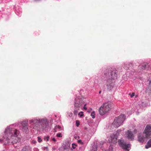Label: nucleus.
<instances>
[{
    "label": "nucleus",
    "instance_id": "9d476101",
    "mask_svg": "<svg viewBox=\"0 0 151 151\" xmlns=\"http://www.w3.org/2000/svg\"><path fill=\"white\" fill-rule=\"evenodd\" d=\"M118 142L119 144L121 146L122 148L125 150H127L129 151L128 148L130 147L129 144H127L123 140H119Z\"/></svg>",
    "mask_w": 151,
    "mask_h": 151
},
{
    "label": "nucleus",
    "instance_id": "7c9ffc66",
    "mask_svg": "<svg viewBox=\"0 0 151 151\" xmlns=\"http://www.w3.org/2000/svg\"><path fill=\"white\" fill-rule=\"evenodd\" d=\"M57 128H55H55L54 129V132H57L58 131L57 130Z\"/></svg>",
    "mask_w": 151,
    "mask_h": 151
},
{
    "label": "nucleus",
    "instance_id": "a211bd4d",
    "mask_svg": "<svg viewBox=\"0 0 151 151\" xmlns=\"http://www.w3.org/2000/svg\"><path fill=\"white\" fill-rule=\"evenodd\" d=\"M91 116L93 119L95 118V112L94 111H93L91 114Z\"/></svg>",
    "mask_w": 151,
    "mask_h": 151
},
{
    "label": "nucleus",
    "instance_id": "f3484780",
    "mask_svg": "<svg viewBox=\"0 0 151 151\" xmlns=\"http://www.w3.org/2000/svg\"><path fill=\"white\" fill-rule=\"evenodd\" d=\"M24 149V151H31V148L29 147H27Z\"/></svg>",
    "mask_w": 151,
    "mask_h": 151
},
{
    "label": "nucleus",
    "instance_id": "72a5a7b5",
    "mask_svg": "<svg viewBox=\"0 0 151 151\" xmlns=\"http://www.w3.org/2000/svg\"><path fill=\"white\" fill-rule=\"evenodd\" d=\"M149 85L150 86V85H151V80H149Z\"/></svg>",
    "mask_w": 151,
    "mask_h": 151
},
{
    "label": "nucleus",
    "instance_id": "bb28decb",
    "mask_svg": "<svg viewBox=\"0 0 151 151\" xmlns=\"http://www.w3.org/2000/svg\"><path fill=\"white\" fill-rule=\"evenodd\" d=\"M76 126L77 127H78L79 126V125L80 124V123L78 121L76 120Z\"/></svg>",
    "mask_w": 151,
    "mask_h": 151
},
{
    "label": "nucleus",
    "instance_id": "6e6552de",
    "mask_svg": "<svg viewBox=\"0 0 151 151\" xmlns=\"http://www.w3.org/2000/svg\"><path fill=\"white\" fill-rule=\"evenodd\" d=\"M126 118L124 114L120 115L118 117H116L113 123V124L115 127H118L123 123Z\"/></svg>",
    "mask_w": 151,
    "mask_h": 151
},
{
    "label": "nucleus",
    "instance_id": "412c9836",
    "mask_svg": "<svg viewBox=\"0 0 151 151\" xmlns=\"http://www.w3.org/2000/svg\"><path fill=\"white\" fill-rule=\"evenodd\" d=\"M121 130L119 129V130H117V132H114V134H116V135H117V136L118 137V135L119 134V133L121 132Z\"/></svg>",
    "mask_w": 151,
    "mask_h": 151
},
{
    "label": "nucleus",
    "instance_id": "4468645a",
    "mask_svg": "<svg viewBox=\"0 0 151 151\" xmlns=\"http://www.w3.org/2000/svg\"><path fill=\"white\" fill-rule=\"evenodd\" d=\"M150 147H151V139L148 142L147 145L145 146V148L146 149Z\"/></svg>",
    "mask_w": 151,
    "mask_h": 151
},
{
    "label": "nucleus",
    "instance_id": "a878e982",
    "mask_svg": "<svg viewBox=\"0 0 151 151\" xmlns=\"http://www.w3.org/2000/svg\"><path fill=\"white\" fill-rule=\"evenodd\" d=\"M56 136L58 137H62L61 134V133H58L57 134Z\"/></svg>",
    "mask_w": 151,
    "mask_h": 151
},
{
    "label": "nucleus",
    "instance_id": "c756f323",
    "mask_svg": "<svg viewBox=\"0 0 151 151\" xmlns=\"http://www.w3.org/2000/svg\"><path fill=\"white\" fill-rule=\"evenodd\" d=\"M135 95V93H132V94H131L130 96L131 97H132L133 96H134Z\"/></svg>",
    "mask_w": 151,
    "mask_h": 151
},
{
    "label": "nucleus",
    "instance_id": "4be33fe9",
    "mask_svg": "<svg viewBox=\"0 0 151 151\" xmlns=\"http://www.w3.org/2000/svg\"><path fill=\"white\" fill-rule=\"evenodd\" d=\"M78 115L80 116V117H81L83 116V111H81L78 114Z\"/></svg>",
    "mask_w": 151,
    "mask_h": 151
},
{
    "label": "nucleus",
    "instance_id": "b1692460",
    "mask_svg": "<svg viewBox=\"0 0 151 151\" xmlns=\"http://www.w3.org/2000/svg\"><path fill=\"white\" fill-rule=\"evenodd\" d=\"M77 146V144L75 143H73L72 144V147L73 149H75Z\"/></svg>",
    "mask_w": 151,
    "mask_h": 151
},
{
    "label": "nucleus",
    "instance_id": "c9c22d12",
    "mask_svg": "<svg viewBox=\"0 0 151 151\" xmlns=\"http://www.w3.org/2000/svg\"><path fill=\"white\" fill-rule=\"evenodd\" d=\"M101 91H100L99 92V93L100 94L101 93Z\"/></svg>",
    "mask_w": 151,
    "mask_h": 151
},
{
    "label": "nucleus",
    "instance_id": "f257e3e1",
    "mask_svg": "<svg viewBox=\"0 0 151 151\" xmlns=\"http://www.w3.org/2000/svg\"><path fill=\"white\" fill-rule=\"evenodd\" d=\"M20 139L19 131L10 126L5 129L2 139H0V142L4 145H9L19 142Z\"/></svg>",
    "mask_w": 151,
    "mask_h": 151
},
{
    "label": "nucleus",
    "instance_id": "58836bf2",
    "mask_svg": "<svg viewBox=\"0 0 151 151\" xmlns=\"http://www.w3.org/2000/svg\"><path fill=\"white\" fill-rule=\"evenodd\" d=\"M150 94H151V92H150Z\"/></svg>",
    "mask_w": 151,
    "mask_h": 151
},
{
    "label": "nucleus",
    "instance_id": "4c0bfd02",
    "mask_svg": "<svg viewBox=\"0 0 151 151\" xmlns=\"http://www.w3.org/2000/svg\"><path fill=\"white\" fill-rule=\"evenodd\" d=\"M35 0L36 1H40V0Z\"/></svg>",
    "mask_w": 151,
    "mask_h": 151
},
{
    "label": "nucleus",
    "instance_id": "1a4fd4ad",
    "mask_svg": "<svg viewBox=\"0 0 151 151\" xmlns=\"http://www.w3.org/2000/svg\"><path fill=\"white\" fill-rule=\"evenodd\" d=\"M28 122V121L27 120H25L20 122L21 127H19V129L25 133H28L29 131Z\"/></svg>",
    "mask_w": 151,
    "mask_h": 151
},
{
    "label": "nucleus",
    "instance_id": "f8f14e48",
    "mask_svg": "<svg viewBox=\"0 0 151 151\" xmlns=\"http://www.w3.org/2000/svg\"><path fill=\"white\" fill-rule=\"evenodd\" d=\"M126 137L129 140H132L134 139V136L131 131L128 130L126 133Z\"/></svg>",
    "mask_w": 151,
    "mask_h": 151
},
{
    "label": "nucleus",
    "instance_id": "393cba45",
    "mask_svg": "<svg viewBox=\"0 0 151 151\" xmlns=\"http://www.w3.org/2000/svg\"><path fill=\"white\" fill-rule=\"evenodd\" d=\"M37 139H38V141L39 142H41L42 141V139L40 137H37Z\"/></svg>",
    "mask_w": 151,
    "mask_h": 151
},
{
    "label": "nucleus",
    "instance_id": "cd10ccee",
    "mask_svg": "<svg viewBox=\"0 0 151 151\" xmlns=\"http://www.w3.org/2000/svg\"><path fill=\"white\" fill-rule=\"evenodd\" d=\"M37 141L35 140H32V143L33 144H35L36 143Z\"/></svg>",
    "mask_w": 151,
    "mask_h": 151
},
{
    "label": "nucleus",
    "instance_id": "6ab92c4d",
    "mask_svg": "<svg viewBox=\"0 0 151 151\" xmlns=\"http://www.w3.org/2000/svg\"><path fill=\"white\" fill-rule=\"evenodd\" d=\"M55 128H57V129H59V131H60L62 130V129L61 128V127L58 125L56 126Z\"/></svg>",
    "mask_w": 151,
    "mask_h": 151
},
{
    "label": "nucleus",
    "instance_id": "7ed1b4c3",
    "mask_svg": "<svg viewBox=\"0 0 151 151\" xmlns=\"http://www.w3.org/2000/svg\"><path fill=\"white\" fill-rule=\"evenodd\" d=\"M117 71L115 68L106 70L102 74L103 77L106 78L107 88L111 90L114 86V80L117 78Z\"/></svg>",
    "mask_w": 151,
    "mask_h": 151
},
{
    "label": "nucleus",
    "instance_id": "473e14b6",
    "mask_svg": "<svg viewBox=\"0 0 151 151\" xmlns=\"http://www.w3.org/2000/svg\"><path fill=\"white\" fill-rule=\"evenodd\" d=\"M78 143H81V140H78Z\"/></svg>",
    "mask_w": 151,
    "mask_h": 151
},
{
    "label": "nucleus",
    "instance_id": "f03ea898",
    "mask_svg": "<svg viewBox=\"0 0 151 151\" xmlns=\"http://www.w3.org/2000/svg\"><path fill=\"white\" fill-rule=\"evenodd\" d=\"M29 121L30 128L37 131L43 130L49 125V121L46 118H35L29 119Z\"/></svg>",
    "mask_w": 151,
    "mask_h": 151
},
{
    "label": "nucleus",
    "instance_id": "20e7f679",
    "mask_svg": "<svg viewBox=\"0 0 151 151\" xmlns=\"http://www.w3.org/2000/svg\"><path fill=\"white\" fill-rule=\"evenodd\" d=\"M151 137V125H147L145 127L143 134H139L138 135V141L143 142L145 138Z\"/></svg>",
    "mask_w": 151,
    "mask_h": 151
},
{
    "label": "nucleus",
    "instance_id": "c85d7f7f",
    "mask_svg": "<svg viewBox=\"0 0 151 151\" xmlns=\"http://www.w3.org/2000/svg\"><path fill=\"white\" fill-rule=\"evenodd\" d=\"M86 104H85L84 105V106H83V109H85V110H86L87 108H86Z\"/></svg>",
    "mask_w": 151,
    "mask_h": 151
},
{
    "label": "nucleus",
    "instance_id": "aec40b11",
    "mask_svg": "<svg viewBox=\"0 0 151 151\" xmlns=\"http://www.w3.org/2000/svg\"><path fill=\"white\" fill-rule=\"evenodd\" d=\"M67 146H65L64 147V150H67V149H69V148L70 147V145L69 144H68V145H67Z\"/></svg>",
    "mask_w": 151,
    "mask_h": 151
},
{
    "label": "nucleus",
    "instance_id": "9b49d317",
    "mask_svg": "<svg viewBox=\"0 0 151 151\" xmlns=\"http://www.w3.org/2000/svg\"><path fill=\"white\" fill-rule=\"evenodd\" d=\"M116 134H114V133L111 135L109 139V141L110 142L114 143L116 142L117 136L116 135Z\"/></svg>",
    "mask_w": 151,
    "mask_h": 151
},
{
    "label": "nucleus",
    "instance_id": "e433bc0d",
    "mask_svg": "<svg viewBox=\"0 0 151 151\" xmlns=\"http://www.w3.org/2000/svg\"><path fill=\"white\" fill-rule=\"evenodd\" d=\"M134 132H135L137 131V130L136 129H134Z\"/></svg>",
    "mask_w": 151,
    "mask_h": 151
},
{
    "label": "nucleus",
    "instance_id": "dca6fc26",
    "mask_svg": "<svg viewBox=\"0 0 151 151\" xmlns=\"http://www.w3.org/2000/svg\"><path fill=\"white\" fill-rule=\"evenodd\" d=\"M124 67L126 70L129 69V64H125L124 65Z\"/></svg>",
    "mask_w": 151,
    "mask_h": 151
},
{
    "label": "nucleus",
    "instance_id": "ddd939ff",
    "mask_svg": "<svg viewBox=\"0 0 151 151\" xmlns=\"http://www.w3.org/2000/svg\"><path fill=\"white\" fill-rule=\"evenodd\" d=\"M150 67V65L148 63H145L143 64L142 65L140 66V68H142L143 70L145 69L148 70Z\"/></svg>",
    "mask_w": 151,
    "mask_h": 151
},
{
    "label": "nucleus",
    "instance_id": "2f4dec72",
    "mask_svg": "<svg viewBox=\"0 0 151 151\" xmlns=\"http://www.w3.org/2000/svg\"><path fill=\"white\" fill-rule=\"evenodd\" d=\"M52 141H54L55 142L56 141V140L54 138H53L52 139Z\"/></svg>",
    "mask_w": 151,
    "mask_h": 151
},
{
    "label": "nucleus",
    "instance_id": "0eeeda50",
    "mask_svg": "<svg viewBox=\"0 0 151 151\" xmlns=\"http://www.w3.org/2000/svg\"><path fill=\"white\" fill-rule=\"evenodd\" d=\"M83 103V101L81 98H79L78 97L75 98L74 103V110L73 112L75 115H77L80 109L82 108Z\"/></svg>",
    "mask_w": 151,
    "mask_h": 151
},
{
    "label": "nucleus",
    "instance_id": "5701e85b",
    "mask_svg": "<svg viewBox=\"0 0 151 151\" xmlns=\"http://www.w3.org/2000/svg\"><path fill=\"white\" fill-rule=\"evenodd\" d=\"M49 136H45V137H44V140H45V141H48L49 140Z\"/></svg>",
    "mask_w": 151,
    "mask_h": 151
},
{
    "label": "nucleus",
    "instance_id": "2eb2a0df",
    "mask_svg": "<svg viewBox=\"0 0 151 151\" xmlns=\"http://www.w3.org/2000/svg\"><path fill=\"white\" fill-rule=\"evenodd\" d=\"M97 150V146L96 145L94 144L92 147L91 151H96Z\"/></svg>",
    "mask_w": 151,
    "mask_h": 151
},
{
    "label": "nucleus",
    "instance_id": "423d86ee",
    "mask_svg": "<svg viewBox=\"0 0 151 151\" xmlns=\"http://www.w3.org/2000/svg\"><path fill=\"white\" fill-rule=\"evenodd\" d=\"M111 104L110 102H106L100 107L99 109L100 114L103 115L108 112L111 109Z\"/></svg>",
    "mask_w": 151,
    "mask_h": 151
},
{
    "label": "nucleus",
    "instance_id": "39448f33",
    "mask_svg": "<svg viewBox=\"0 0 151 151\" xmlns=\"http://www.w3.org/2000/svg\"><path fill=\"white\" fill-rule=\"evenodd\" d=\"M151 137V125H147L145 127L143 134H139L138 135V141L143 142L145 138Z\"/></svg>",
    "mask_w": 151,
    "mask_h": 151
},
{
    "label": "nucleus",
    "instance_id": "f704fd0d",
    "mask_svg": "<svg viewBox=\"0 0 151 151\" xmlns=\"http://www.w3.org/2000/svg\"><path fill=\"white\" fill-rule=\"evenodd\" d=\"M109 149H111V151H111L112 150V147L111 146H110V147Z\"/></svg>",
    "mask_w": 151,
    "mask_h": 151
}]
</instances>
